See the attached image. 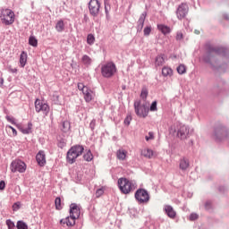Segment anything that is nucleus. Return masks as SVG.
<instances>
[{
  "label": "nucleus",
  "mask_w": 229,
  "mask_h": 229,
  "mask_svg": "<svg viewBox=\"0 0 229 229\" xmlns=\"http://www.w3.org/2000/svg\"><path fill=\"white\" fill-rule=\"evenodd\" d=\"M118 187L122 194H130V192H133L137 189V185L133 181L124 177L118 179Z\"/></svg>",
  "instance_id": "obj_1"
},
{
  "label": "nucleus",
  "mask_w": 229,
  "mask_h": 229,
  "mask_svg": "<svg viewBox=\"0 0 229 229\" xmlns=\"http://www.w3.org/2000/svg\"><path fill=\"white\" fill-rule=\"evenodd\" d=\"M83 151H85V148H83V146L81 145L72 146L67 152L66 160L68 164H74V162H76V158L83 155Z\"/></svg>",
  "instance_id": "obj_2"
},
{
  "label": "nucleus",
  "mask_w": 229,
  "mask_h": 229,
  "mask_svg": "<svg viewBox=\"0 0 229 229\" xmlns=\"http://www.w3.org/2000/svg\"><path fill=\"white\" fill-rule=\"evenodd\" d=\"M0 19L5 26H11L15 22V13L12 9H2L0 10Z\"/></svg>",
  "instance_id": "obj_3"
},
{
  "label": "nucleus",
  "mask_w": 229,
  "mask_h": 229,
  "mask_svg": "<svg viewBox=\"0 0 229 229\" xmlns=\"http://www.w3.org/2000/svg\"><path fill=\"white\" fill-rule=\"evenodd\" d=\"M134 110L136 115L142 119H146V116L149 114V107L148 106V104H141L140 100H136L134 102Z\"/></svg>",
  "instance_id": "obj_4"
},
{
  "label": "nucleus",
  "mask_w": 229,
  "mask_h": 229,
  "mask_svg": "<svg viewBox=\"0 0 229 229\" xmlns=\"http://www.w3.org/2000/svg\"><path fill=\"white\" fill-rule=\"evenodd\" d=\"M117 72V68L114 63H106L101 67V73L104 78H112Z\"/></svg>",
  "instance_id": "obj_5"
},
{
  "label": "nucleus",
  "mask_w": 229,
  "mask_h": 229,
  "mask_svg": "<svg viewBox=\"0 0 229 229\" xmlns=\"http://www.w3.org/2000/svg\"><path fill=\"white\" fill-rule=\"evenodd\" d=\"M10 169L12 173H26V163L21 159H15L11 163Z\"/></svg>",
  "instance_id": "obj_6"
},
{
  "label": "nucleus",
  "mask_w": 229,
  "mask_h": 229,
  "mask_svg": "<svg viewBox=\"0 0 229 229\" xmlns=\"http://www.w3.org/2000/svg\"><path fill=\"white\" fill-rule=\"evenodd\" d=\"M78 89L81 90L86 103H90L94 99V91L83 85V83H78Z\"/></svg>",
  "instance_id": "obj_7"
},
{
  "label": "nucleus",
  "mask_w": 229,
  "mask_h": 229,
  "mask_svg": "<svg viewBox=\"0 0 229 229\" xmlns=\"http://www.w3.org/2000/svg\"><path fill=\"white\" fill-rule=\"evenodd\" d=\"M214 138L217 142L226 140V139H228V131L225 127H217L215 130Z\"/></svg>",
  "instance_id": "obj_8"
},
{
  "label": "nucleus",
  "mask_w": 229,
  "mask_h": 229,
  "mask_svg": "<svg viewBox=\"0 0 229 229\" xmlns=\"http://www.w3.org/2000/svg\"><path fill=\"white\" fill-rule=\"evenodd\" d=\"M177 137L181 140H185L191 137V129L187 125H179L177 129Z\"/></svg>",
  "instance_id": "obj_9"
},
{
  "label": "nucleus",
  "mask_w": 229,
  "mask_h": 229,
  "mask_svg": "<svg viewBox=\"0 0 229 229\" xmlns=\"http://www.w3.org/2000/svg\"><path fill=\"white\" fill-rule=\"evenodd\" d=\"M101 8V4L98 0H90L89 3V10L93 17H98L99 15V10Z\"/></svg>",
  "instance_id": "obj_10"
},
{
  "label": "nucleus",
  "mask_w": 229,
  "mask_h": 229,
  "mask_svg": "<svg viewBox=\"0 0 229 229\" xmlns=\"http://www.w3.org/2000/svg\"><path fill=\"white\" fill-rule=\"evenodd\" d=\"M135 198L139 203H148L149 201V193L144 189H139L135 192Z\"/></svg>",
  "instance_id": "obj_11"
},
{
  "label": "nucleus",
  "mask_w": 229,
  "mask_h": 229,
  "mask_svg": "<svg viewBox=\"0 0 229 229\" xmlns=\"http://www.w3.org/2000/svg\"><path fill=\"white\" fill-rule=\"evenodd\" d=\"M187 13H189V5H187V4H181L176 11V16L179 21L185 19L187 17Z\"/></svg>",
  "instance_id": "obj_12"
},
{
  "label": "nucleus",
  "mask_w": 229,
  "mask_h": 229,
  "mask_svg": "<svg viewBox=\"0 0 229 229\" xmlns=\"http://www.w3.org/2000/svg\"><path fill=\"white\" fill-rule=\"evenodd\" d=\"M35 108L36 112L40 113L43 112L45 115H47L49 114V106L42 101L40 99H36L35 101Z\"/></svg>",
  "instance_id": "obj_13"
},
{
  "label": "nucleus",
  "mask_w": 229,
  "mask_h": 229,
  "mask_svg": "<svg viewBox=\"0 0 229 229\" xmlns=\"http://www.w3.org/2000/svg\"><path fill=\"white\" fill-rule=\"evenodd\" d=\"M35 108L36 112L40 113L43 112L45 115H47L49 114V106L42 101L40 99H36L35 101Z\"/></svg>",
  "instance_id": "obj_14"
},
{
  "label": "nucleus",
  "mask_w": 229,
  "mask_h": 229,
  "mask_svg": "<svg viewBox=\"0 0 229 229\" xmlns=\"http://www.w3.org/2000/svg\"><path fill=\"white\" fill-rule=\"evenodd\" d=\"M81 213V209L80 208V206H78L77 204L70 205V216L73 217V219H79Z\"/></svg>",
  "instance_id": "obj_15"
},
{
  "label": "nucleus",
  "mask_w": 229,
  "mask_h": 229,
  "mask_svg": "<svg viewBox=\"0 0 229 229\" xmlns=\"http://www.w3.org/2000/svg\"><path fill=\"white\" fill-rule=\"evenodd\" d=\"M191 167V161H189V158L182 157L179 160V169L182 171V173H185Z\"/></svg>",
  "instance_id": "obj_16"
},
{
  "label": "nucleus",
  "mask_w": 229,
  "mask_h": 229,
  "mask_svg": "<svg viewBox=\"0 0 229 229\" xmlns=\"http://www.w3.org/2000/svg\"><path fill=\"white\" fill-rule=\"evenodd\" d=\"M36 160L41 167H44L46 165V153L44 150H40L37 156H36Z\"/></svg>",
  "instance_id": "obj_17"
},
{
  "label": "nucleus",
  "mask_w": 229,
  "mask_h": 229,
  "mask_svg": "<svg viewBox=\"0 0 229 229\" xmlns=\"http://www.w3.org/2000/svg\"><path fill=\"white\" fill-rule=\"evenodd\" d=\"M76 219L74 216H67L66 218L61 219L60 223L61 225H66L67 226H74L76 225Z\"/></svg>",
  "instance_id": "obj_18"
},
{
  "label": "nucleus",
  "mask_w": 229,
  "mask_h": 229,
  "mask_svg": "<svg viewBox=\"0 0 229 229\" xmlns=\"http://www.w3.org/2000/svg\"><path fill=\"white\" fill-rule=\"evenodd\" d=\"M164 210L165 214L170 217V219H175L176 217V211H174V208H172L170 205H165L164 208Z\"/></svg>",
  "instance_id": "obj_19"
},
{
  "label": "nucleus",
  "mask_w": 229,
  "mask_h": 229,
  "mask_svg": "<svg viewBox=\"0 0 229 229\" xmlns=\"http://www.w3.org/2000/svg\"><path fill=\"white\" fill-rule=\"evenodd\" d=\"M16 126L20 130V131H21V133H24L25 135H28V134L31 133V130L33 128V123H29L27 127H22L20 124H16Z\"/></svg>",
  "instance_id": "obj_20"
},
{
  "label": "nucleus",
  "mask_w": 229,
  "mask_h": 229,
  "mask_svg": "<svg viewBox=\"0 0 229 229\" xmlns=\"http://www.w3.org/2000/svg\"><path fill=\"white\" fill-rule=\"evenodd\" d=\"M165 64V55L161 54L156 57L155 65L156 67H162Z\"/></svg>",
  "instance_id": "obj_21"
},
{
  "label": "nucleus",
  "mask_w": 229,
  "mask_h": 229,
  "mask_svg": "<svg viewBox=\"0 0 229 229\" xmlns=\"http://www.w3.org/2000/svg\"><path fill=\"white\" fill-rule=\"evenodd\" d=\"M157 30L163 33V35H169L171 33V28L164 24H158Z\"/></svg>",
  "instance_id": "obj_22"
},
{
  "label": "nucleus",
  "mask_w": 229,
  "mask_h": 229,
  "mask_svg": "<svg viewBox=\"0 0 229 229\" xmlns=\"http://www.w3.org/2000/svg\"><path fill=\"white\" fill-rule=\"evenodd\" d=\"M28 63V54L24 51L21 52L20 55V65L21 67H26V64Z\"/></svg>",
  "instance_id": "obj_23"
},
{
  "label": "nucleus",
  "mask_w": 229,
  "mask_h": 229,
  "mask_svg": "<svg viewBox=\"0 0 229 229\" xmlns=\"http://www.w3.org/2000/svg\"><path fill=\"white\" fill-rule=\"evenodd\" d=\"M162 75L165 78H171V76H173V69L169 66H164L162 68Z\"/></svg>",
  "instance_id": "obj_24"
},
{
  "label": "nucleus",
  "mask_w": 229,
  "mask_h": 229,
  "mask_svg": "<svg viewBox=\"0 0 229 229\" xmlns=\"http://www.w3.org/2000/svg\"><path fill=\"white\" fill-rule=\"evenodd\" d=\"M127 155H128V151H126L124 149H119L116 152V157H117L118 160H126Z\"/></svg>",
  "instance_id": "obj_25"
},
{
  "label": "nucleus",
  "mask_w": 229,
  "mask_h": 229,
  "mask_svg": "<svg viewBox=\"0 0 229 229\" xmlns=\"http://www.w3.org/2000/svg\"><path fill=\"white\" fill-rule=\"evenodd\" d=\"M141 155L145 158H153L154 152L150 148H144L141 150Z\"/></svg>",
  "instance_id": "obj_26"
},
{
  "label": "nucleus",
  "mask_w": 229,
  "mask_h": 229,
  "mask_svg": "<svg viewBox=\"0 0 229 229\" xmlns=\"http://www.w3.org/2000/svg\"><path fill=\"white\" fill-rule=\"evenodd\" d=\"M64 29H65V25L64 24V21L62 20L58 21L57 23L55 24L56 31L61 33V31H64Z\"/></svg>",
  "instance_id": "obj_27"
},
{
  "label": "nucleus",
  "mask_w": 229,
  "mask_h": 229,
  "mask_svg": "<svg viewBox=\"0 0 229 229\" xmlns=\"http://www.w3.org/2000/svg\"><path fill=\"white\" fill-rule=\"evenodd\" d=\"M83 158L86 162H92L94 159V156L92 155V152L90 150H87V152L84 154Z\"/></svg>",
  "instance_id": "obj_28"
},
{
  "label": "nucleus",
  "mask_w": 229,
  "mask_h": 229,
  "mask_svg": "<svg viewBox=\"0 0 229 229\" xmlns=\"http://www.w3.org/2000/svg\"><path fill=\"white\" fill-rule=\"evenodd\" d=\"M57 146L58 148H61V149H64V148L67 146V140H65V138L59 137Z\"/></svg>",
  "instance_id": "obj_29"
},
{
  "label": "nucleus",
  "mask_w": 229,
  "mask_h": 229,
  "mask_svg": "<svg viewBox=\"0 0 229 229\" xmlns=\"http://www.w3.org/2000/svg\"><path fill=\"white\" fill-rule=\"evenodd\" d=\"M146 21V14H141L138 21V28L139 30H142L144 28V22Z\"/></svg>",
  "instance_id": "obj_30"
},
{
  "label": "nucleus",
  "mask_w": 229,
  "mask_h": 229,
  "mask_svg": "<svg viewBox=\"0 0 229 229\" xmlns=\"http://www.w3.org/2000/svg\"><path fill=\"white\" fill-rule=\"evenodd\" d=\"M29 44L30 46H32V47H37L38 46V40H37L36 37L30 36L29 38Z\"/></svg>",
  "instance_id": "obj_31"
},
{
  "label": "nucleus",
  "mask_w": 229,
  "mask_h": 229,
  "mask_svg": "<svg viewBox=\"0 0 229 229\" xmlns=\"http://www.w3.org/2000/svg\"><path fill=\"white\" fill-rule=\"evenodd\" d=\"M81 62L84 65L89 66L92 64V59L89 55H85L82 56Z\"/></svg>",
  "instance_id": "obj_32"
},
{
  "label": "nucleus",
  "mask_w": 229,
  "mask_h": 229,
  "mask_svg": "<svg viewBox=\"0 0 229 229\" xmlns=\"http://www.w3.org/2000/svg\"><path fill=\"white\" fill-rule=\"evenodd\" d=\"M62 130L64 133H67V131H69V130H71V123H69V121L63 122V129Z\"/></svg>",
  "instance_id": "obj_33"
},
{
  "label": "nucleus",
  "mask_w": 229,
  "mask_h": 229,
  "mask_svg": "<svg viewBox=\"0 0 229 229\" xmlns=\"http://www.w3.org/2000/svg\"><path fill=\"white\" fill-rule=\"evenodd\" d=\"M177 72L178 74H185V72H187V66H185V64H180L177 67Z\"/></svg>",
  "instance_id": "obj_34"
},
{
  "label": "nucleus",
  "mask_w": 229,
  "mask_h": 229,
  "mask_svg": "<svg viewBox=\"0 0 229 229\" xmlns=\"http://www.w3.org/2000/svg\"><path fill=\"white\" fill-rule=\"evenodd\" d=\"M55 205L56 210H62V199L60 197H57L55 200Z\"/></svg>",
  "instance_id": "obj_35"
},
{
  "label": "nucleus",
  "mask_w": 229,
  "mask_h": 229,
  "mask_svg": "<svg viewBox=\"0 0 229 229\" xmlns=\"http://www.w3.org/2000/svg\"><path fill=\"white\" fill-rule=\"evenodd\" d=\"M16 228L17 229H28V225L26 223H24L23 221H18Z\"/></svg>",
  "instance_id": "obj_36"
},
{
  "label": "nucleus",
  "mask_w": 229,
  "mask_h": 229,
  "mask_svg": "<svg viewBox=\"0 0 229 229\" xmlns=\"http://www.w3.org/2000/svg\"><path fill=\"white\" fill-rule=\"evenodd\" d=\"M96 42V38H94V35L89 34L87 38V43L89 44V46H92Z\"/></svg>",
  "instance_id": "obj_37"
},
{
  "label": "nucleus",
  "mask_w": 229,
  "mask_h": 229,
  "mask_svg": "<svg viewBox=\"0 0 229 229\" xmlns=\"http://www.w3.org/2000/svg\"><path fill=\"white\" fill-rule=\"evenodd\" d=\"M148 88H142L141 89V93H140V98L141 99H146V98H148Z\"/></svg>",
  "instance_id": "obj_38"
},
{
  "label": "nucleus",
  "mask_w": 229,
  "mask_h": 229,
  "mask_svg": "<svg viewBox=\"0 0 229 229\" xmlns=\"http://www.w3.org/2000/svg\"><path fill=\"white\" fill-rule=\"evenodd\" d=\"M6 225L8 229H15V223L12 221L11 219L6 220Z\"/></svg>",
  "instance_id": "obj_39"
},
{
  "label": "nucleus",
  "mask_w": 229,
  "mask_h": 229,
  "mask_svg": "<svg viewBox=\"0 0 229 229\" xmlns=\"http://www.w3.org/2000/svg\"><path fill=\"white\" fill-rule=\"evenodd\" d=\"M103 194H105V190L103 188H99L98 190H97V191H96L97 198H101V196H103Z\"/></svg>",
  "instance_id": "obj_40"
},
{
  "label": "nucleus",
  "mask_w": 229,
  "mask_h": 229,
  "mask_svg": "<svg viewBox=\"0 0 229 229\" xmlns=\"http://www.w3.org/2000/svg\"><path fill=\"white\" fill-rule=\"evenodd\" d=\"M199 215L196 214V213H191L189 216V220L190 221H196V219H199Z\"/></svg>",
  "instance_id": "obj_41"
},
{
  "label": "nucleus",
  "mask_w": 229,
  "mask_h": 229,
  "mask_svg": "<svg viewBox=\"0 0 229 229\" xmlns=\"http://www.w3.org/2000/svg\"><path fill=\"white\" fill-rule=\"evenodd\" d=\"M177 41L183 40V32L178 31L175 36Z\"/></svg>",
  "instance_id": "obj_42"
},
{
  "label": "nucleus",
  "mask_w": 229,
  "mask_h": 229,
  "mask_svg": "<svg viewBox=\"0 0 229 229\" xmlns=\"http://www.w3.org/2000/svg\"><path fill=\"white\" fill-rule=\"evenodd\" d=\"M145 37H149L151 33V27H146L143 30Z\"/></svg>",
  "instance_id": "obj_43"
},
{
  "label": "nucleus",
  "mask_w": 229,
  "mask_h": 229,
  "mask_svg": "<svg viewBox=\"0 0 229 229\" xmlns=\"http://www.w3.org/2000/svg\"><path fill=\"white\" fill-rule=\"evenodd\" d=\"M150 112H157V110H158V108L157 107V101H154L149 108Z\"/></svg>",
  "instance_id": "obj_44"
},
{
  "label": "nucleus",
  "mask_w": 229,
  "mask_h": 229,
  "mask_svg": "<svg viewBox=\"0 0 229 229\" xmlns=\"http://www.w3.org/2000/svg\"><path fill=\"white\" fill-rule=\"evenodd\" d=\"M147 141L153 140L155 139V134L153 132H148V135L145 137Z\"/></svg>",
  "instance_id": "obj_45"
},
{
  "label": "nucleus",
  "mask_w": 229,
  "mask_h": 229,
  "mask_svg": "<svg viewBox=\"0 0 229 229\" xmlns=\"http://www.w3.org/2000/svg\"><path fill=\"white\" fill-rule=\"evenodd\" d=\"M6 128L12 130L13 137H17V130H15V128H13L12 125H7Z\"/></svg>",
  "instance_id": "obj_46"
},
{
  "label": "nucleus",
  "mask_w": 229,
  "mask_h": 229,
  "mask_svg": "<svg viewBox=\"0 0 229 229\" xmlns=\"http://www.w3.org/2000/svg\"><path fill=\"white\" fill-rule=\"evenodd\" d=\"M130 123H131V115H127L124 119V124H126V126H130Z\"/></svg>",
  "instance_id": "obj_47"
},
{
  "label": "nucleus",
  "mask_w": 229,
  "mask_h": 229,
  "mask_svg": "<svg viewBox=\"0 0 229 229\" xmlns=\"http://www.w3.org/2000/svg\"><path fill=\"white\" fill-rule=\"evenodd\" d=\"M21 208V202H16L13 205V210L17 211Z\"/></svg>",
  "instance_id": "obj_48"
},
{
  "label": "nucleus",
  "mask_w": 229,
  "mask_h": 229,
  "mask_svg": "<svg viewBox=\"0 0 229 229\" xmlns=\"http://www.w3.org/2000/svg\"><path fill=\"white\" fill-rule=\"evenodd\" d=\"M5 119L12 124H15V119L13 117L6 116Z\"/></svg>",
  "instance_id": "obj_49"
},
{
  "label": "nucleus",
  "mask_w": 229,
  "mask_h": 229,
  "mask_svg": "<svg viewBox=\"0 0 229 229\" xmlns=\"http://www.w3.org/2000/svg\"><path fill=\"white\" fill-rule=\"evenodd\" d=\"M4 187H6V183L4 181L0 182V191H4Z\"/></svg>",
  "instance_id": "obj_50"
},
{
  "label": "nucleus",
  "mask_w": 229,
  "mask_h": 229,
  "mask_svg": "<svg viewBox=\"0 0 229 229\" xmlns=\"http://www.w3.org/2000/svg\"><path fill=\"white\" fill-rule=\"evenodd\" d=\"M4 83V79H0V87H3Z\"/></svg>",
  "instance_id": "obj_51"
},
{
  "label": "nucleus",
  "mask_w": 229,
  "mask_h": 229,
  "mask_svg": "<svg viewBox=\"0 0 229 229\" xmlns=\"http://www.w3.org/2000/svg\"><path fill=\"white\" fill-rule=\"evenodd\" d=\"M205 207L207 209L210 208V202H207Z\"/></svg>",
  "instance_id": "obj_52"
},
{
  "label": "nucleus",
  "mask_w": 229,
  "mask_h": 229,
  "mask_svg": "<svg viewBox=\"0 0 229 229\" xmlns=\"http://www.w3.org/2000/svg\"><path fill=\"white\" fill-rule=\"evenodd\" d=\"M95 124H96V120H93V121H91V123H90V126H95Z\"/></svg>",
  "instance_id": "obj_53"
},
{
  "label": "nucleus",
  "mask_w": 229,
  "mask_h": 229,
  "mask_svg": "<svg viewBox=\"0 0 229 229\" xmlns=\"http://www.w3.org/2000/svg\"><path fill=\"white\" fill-rule=\"evenodd\" d=\"M194 33H195V35H199L200 31L198 30H194Z\"/></svg>",
  "instance_id": "obj_54"
},
{
  "label": "nucleus",
  "mask_w": 229,
  "mask_h": 229,
  "mask_svg": "<svg viewBox=\"0 0 229 229\" xmlns=\"http://www.w3.org/2000/svg\"><path fill=\"white\" fill-rule=\"evenodd\" d=\"M210 51H216L217 53V50H216V48L213 47L210 48Z\"/></svg>",
  "instance_id": "obj_55"
},
{
  "label": "nucleus",
  "mask_w": 229,
  "mask_h": 229,
  "mask_svg": "<svg viewBox=\"0 0 229 229\" xmlns=\"http://www.w3.org/2000/svg\"><path fill=\"white\" fill-rule=\"evenodd\" d=\"M13 72H17V69L13 70Z\"/></svg>",
  "instance_id": "obj_56"
}]
</instances>
